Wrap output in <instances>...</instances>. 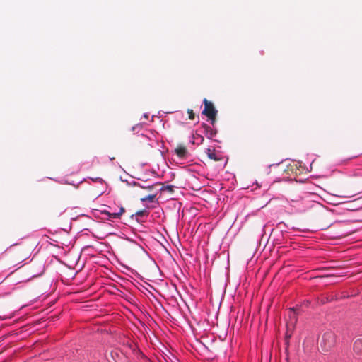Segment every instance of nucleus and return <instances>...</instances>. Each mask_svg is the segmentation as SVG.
I'll return each mask as SVG.
<instances>
[{
    "mask_svg": "<svg viewBox=\"0 0 362 362\" xmlns=\"http://www.w3.org/2000/svg\"><path fill=\"white\" fill-rule=\"evenodd\" d=\"M8 252L11 256L13 262L16 263L15 265H19L17 269L21 268L23 265L21 264L30 257V249L24 245H12Z\"/></svg>",
    "mask_w": 362,
    "mask_h": 362,
    "instance_id": "obj_1",
    "label": "nucleus"
},
{
    "mask_svg": "<svg viewBox=\"0 0 362 362\" xmlns=\"http://www.w3.org/2000/svg\"><path fill=\"white\" fill-rule=\"evenodd\" d=\"M203 104L204 105V107L202 114L207 117L208 122L211 125L216 124L218 110L215 108L213 103L208 100L206 98L203 100Z\"/></svg>",
    "mask_w": 362,
    "mask_h": 362,
    "instance_id": "obj_2",
    "label": "nucleus"
},
{
    "mask_svg": "<svg viewBox=\"0 0 362 362\" xmlns=\"http://www.w3.org/2000/svg\"><path fill=\"white\" fill-rule=\"evenodd\" d=\"M336 344V335L331 331L325 332L322 337L320 346L325 351H329Z\"/></svg>",
    "mask_w": 362,
    "mask_h": 362,
    "instance_id": "obj_3",
    "label": "nucleus"
},
{
    "mask_svg": "<svg viewBox=\"0 0 362 362\" xmlns=\"http://www.w3.org/2000/svg\"><path fill=\"white\" fill-rule=\"evenodd\" d=\"M199 128V132L203 133L207 139L214 140L216 142H219L218 140L214 139L218 133V129L215 124L211 125L210 124H207L203 122Z\"/></svg>",
    "mask_w": 362,
    "mask_h": 362,
    "instance_id": "obj_4",
    "label": "nucleus"
},
{
    "mask_svg": "<svg viewBox=\"0 0 362 362\" xmlns=\"http://www.w3.org/2000/svg\"><path fill=\"white\" fill-rule=\"evenodd\" d=\"M284 173L286 174L285 175H283L282 179H294L295 177L298 175L299 169L298 167V164L295 162H293L292 163H290L286 166V168H284L282 169Z\"/></svg>",
    "mask_w": 362,
    "mask_h": 362,
    "instance_id": "obj_5",
    "label": "nucleus"
},
{
    "mask_svg": "<svg viewBox=\"0 0 362 362\" xmlns=\"http://www.w3.org/2000/svg\"><path fill=\"white\" fill-rule=\"evenodd\" d=\"M149 216V211L147 209H144L142 210H139L136 211L135 214H132L130 217L132 219H135V221L139 223H143L147 221V219Z\"/></svg>",
    "mask_w": 362,
    "mask_h": 362,
    "instance_id": "obj_6",
    "label": "nucleus"
},
{
    "mask_svg": "<svg viewBox=\"0 0 362 362\" xmlns=\"http://www.w3.org/2000/svg\"><path fill=\"white\" fill-rule=\"evenodd\" d=\"M206 154L210 159L215 161H223L225 158L222 152L216 151L214 148L211 149L210 148H208L206 149Z\"/></svg>",
    "mask_w": 362,
    "mask_h": 362,
    "instance_id": "obj_7",
    "label": "nucleus"
},
{
    "mask_svg": "<svg viewBox=\"0 0 362 362\" xmlns=\"http://www.w3.org/2000/svg\"><path fill=\"white\" fill-rule=\"evenodd\" d=\"M174 152L175 153L177 156V157L180 159V160H185L187 159L189 156V153L187 151V149L186 148L185 146H182V145H179L175 150H174Z\"/></svg>",
    "mask_w": 362,
    "mask_h": 362,
    "instance_id": "obj_8",
    "label": "nucleus"
},
{
    "mask_svg": "<svg viewBox=\"0 0 362 362\" xmlns=\"http://www.w3.org/2000/svg\"><path fill=\"white\" fill-rule=\"evenodd\" d=\"M203 133H201L199 132V128L198 127L195 132L192 134V143L193 144H196L197 146H199L201 145L202 144H203L204 141V138L203 136Z\"/></svg>",
    "mask_w": 362,
    "mask_h": 362,
    "instance_id": "obj_9",
    "label": "nucleus"
},
{
    "mask_svg": "<svg viewBox=\"0 0 362 362\" xmlns=\"http://www.w3.org/2000/svg\"><path fill=\"white\" fill-rule=\"evenodd\" d=\"M125 211V209L123 206L119 208V211H110L107 214V216L104 218L108 221H112L113 219L120 218L122 214Z\"/></svg>",
    "mask_w": 362,
    "mask_h": 362,
    "instance_id": "obj_10",
    "label": "nucleus"
},
{
    "mask_svg": "<svg viewBox=\"0 0 362 362\" xmlns=\"http://www.w3.org/2000/svg\"><path fill=\"white\" fill-rule=\"evenodd\" d=\"M354 353L358 356L362 355V338L357 339L353 345Z\"/></svg>",
    "mask_w": 362,
    "mask_h": 362,
    "instance_id": "obj_11",
    "label": "nucleus"
},
{
    "mask_svg": "<svg viewBox=\"0 0 362 362\" xmlns=\"http://www.w3.org/2000/svg\"><path fill=\"white\" fill-rule=\"evenodd\" d=\"M172 113L174 115L175 120L179 124H184V120H187L182 111H175Z\"/></svg>",
    "mask_w": 362,
    "mask_h": 362,
    "instance_id": "obj_12",
    "label": "nucleus"
},
{
    "mask_svg": "<svg viewBox=\"0 0 362 362\" xmlns=\"http://www.w3.org/2000/svg\"><path fill=\"white\" fill-rule=\"evenodd\" d=\"M161 184L160 182H152L148 180H144L143 183H141V188L142 189H151L154 187L160 185Z\"/></svg>",
    "mask_w": 362,
    "mask_h": 362,
    "instance_id": "obj_13",
    "label": "nucleus"
},
{
    "mask_svg": "<svg viewBox=\"0 0 362 362\" xmlns=\"http://www.w3.org/2000/svg\"><path fill=\"white\" fill-rule=\"evenodd\" d=\"M158 191L159 192H168L170 193H173L174 192V186L171 185H162Z\"/></svg>",
    "mask_w": 362,
    "mask_h": 362,
    "instance_id": "obj_14",
    "label": "nucleus"
},
{
    "mask_svg": "<svg viewBox=\"0 0 362 362\" xmlns=\"http://www.w3.org/2000/svg\"><path fill=\"white\" fill-rule=\"evenodd\" d=\"M144 125H146L144 122L138 123L132 127V131L137 134L144 127Z\"/></svg>",
    "mask_w": 362,
    "mask_h": 362,
    "instance_id": "obj_15",
    "label": "nucleus"
},
{
    "mask_svg": "<svg viewBox=\"0 0 362 362\" xmlns=\"http://www.w3.org/2000/svg\"><path fill=\"white\" fill-rule=\"evenodd\" d=\"M156 194H149V195H148V196H146L145 197L141 198V202H143V203L146 202L147 201L153 202L154 201L155 198H156Z\"/></svg>",
    "mask_w": 362,
    "mask_h": 362,
    "instance_id": "obj_16",
    "label": "nucleus"
},
{
    "mask_svg": "<svg viewBox=\"0 0 362 362\" xmlns=\"http://www.w3.org/2000/svg\"><path fill=\"white\" fill-rule=\"evenodd\" d=\"M187 113L189 115V119L191 120H194L195 118V115L192 109L187 110Z\"/></svg>",
    "mask_w": 362,
    "mask_h": 362,
    "instance_id": "obj_17",
    "label": "nucleus"
},
{
    "mask_svg": "<svg viewBox=\"0 0 362 362\" xmlns=\"http://www.w3.org/2000/svg\"><path fill=\"white\" fill-rule=\"evenodd\" d=\"M135 355L137 356H141V358H146V356L143 354V352L141 351L139 348L136 349Z\"/></svg>",
    "mask_w": 362,
    "mask_h": 362,
    "instance_id": "obj_18",
    "label": "nucleus"
},
{
    "mask_svg": "<svg viewBox=\"0 0 362 362\" xmlns=\"http://www.w3.org/2000/svg\"><path fill=\"white\" fill-rule=\"evenodd\" d=\"M93 182H97V183H103V180L101 177H95V178H90L89 177Z\"/></svg>",
    "mask_w": 362,
    "mask_h": 362,
    "instance_id": "obj_19",
    "label": "nucleus"
},
{
    "mask_svg": "<svg viewBox=\"0 0 362 362\" xmlns=\"http://www.w3.org/2000/svg\"><path fill=\"white\" fill-rule=\"evenodd\" d=\"M127 346L129 347V349L131 350V349H132L133 346H135V345H136V344H134V343H132V342L127 341Z\"/></svg>",
    "mask_w": 362,
    "mask_h": 362,
    "instance_id": "obj_20",
    "label": "nucleus"
},
{
    "mask_svg": "<svg viewBox=\"0 0 362 362\" xmlns=\"http://www.w3.org/2000/svg\"><path fill=\"white\" fill-rule=\"evenodd\" d=\"M139 349V346H137V344H136L135 346H133V348L132 349H131L132 352L135 355L136 352V349Z\"/></svg>",
    "mask_w": 362,
    "mask_h": 362,
    "instance_id": "obj_21",
    "label": "nucleus"
},
{
    "mask_svg": "<svg viewBox=\"0 0 362 362\" xmlns=\"http://www.w3.org/2000/svg\"><path fill=\"white\" fill-rule=\"evenodd\" d=\"M100 214H103V215H105V217L107 216V214L106 213L110 212V211H107L106 209L100 210Z\"/></svg>",
    "mask_w": 362,
    "mask_h": 362,
    "instance_id": "obj_22",
    "label": "nucleus"
},
{
    "mask_svg": "<svg viewBox=\"0 0 362 362\" xmlns=\"http://www.w3.org/2000/svg\"><path fill=\"white\" fill-rule=\"evenodd\" d=\"M133 185H134V186H136V187H140V188H141V182L134 181V182H133Z\"/></svg>",
    "mask_w": 362,
    "mask_h": 362,
    "instance_id": "obj_23",
    "label": "nucleus"
},
{
    "mask_svg": "<svg viewBox=\"0 0 362 362\" xmlns=\"http://www.w3.org/2000/svg\"><path fill=\"white\" fill-rule=\"evenodd\" d=\"M280 164H281L280 163H276V164H272V165H269V167L270 168H272V167H276V168H278V167H280Z\"/></svg>",
    "mask_w": 362,
    "mask_h": 362,
    "instance_id": "obj_24",
    "label": "nucleus"
},
{
    "mask_svg": "<svg viewBox=\"0 0 362 362\" xmlns=\"http://www.w3.org/2000/svg\"><path fill=\"white\" fill-rule=\"evenodd\" d=\"M148 116H149L148 113H144V114L143 115V117H144V118H146V119H148Z\"/></svg>",
    "mask_w": 362,
    "mask_h": 362,
    "instance_id": "obj_25",
    "label": "nucleus"
},
{
    "mask_svg": "<svg viewBox=\"0 0 362 362\" xmlns=\"http://www.w3.org/2000/svg\"><path fill=\"white\" fill-rule=\"evenodd\" d=\"M337 299H339V298L335 296L334 297L332 296L331 300H337Z\"/></svg>",
    "mask_w": 362,
    "mask_h": 362,
    "instance_id": "obj_26",
    "label": "nucleus"
},
{
    "mask_svg": "<svg viewBox=\"0 0 362 362\" xmlns=\"http://www.w3.org/2000/svg\"><path fill=\"white\" fill-rule=\"evenodd\" d=\"M176 361H173V362H180L179 360L177 358H175Z\"/></svg>",
    "mask_w": 362,
    "mask_h": 362,
    "instance_id": "obj_27",
    "label": "nucleus"
},
{
    "mask_svg": "<svg viewBox=\"0 0 362 362\" xmlns=\"http://www.w3.org/2000/svg\"><path fill=\"white\" fill-rule=\"evenodd\" d=\"M296 307H298V305ZM296 309L297 308H293V310H296Z\"/></svg>",
    "mask_w": 362,
    "mask_h": 362,
    "instance_id": "obj_28",
    "label": "nucleus"
}]
</instances>
